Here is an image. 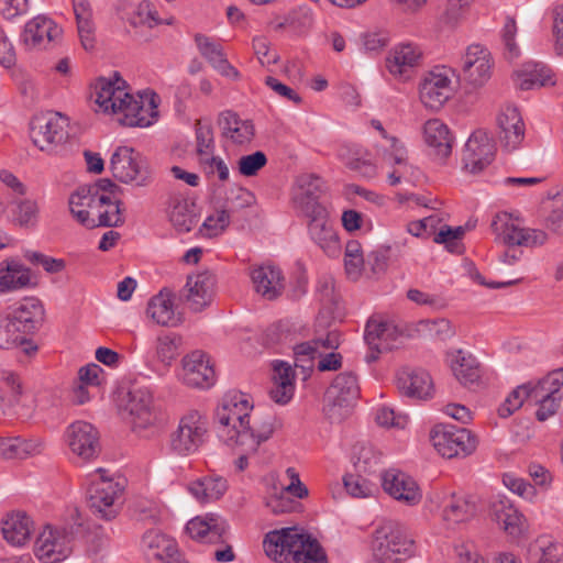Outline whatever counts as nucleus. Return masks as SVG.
<instances>
[{
	"mask_svg": "<svg viewBox=\"0 0 563 563\" xmlns=\"http://www.w3.org/2000/svg\"><path fill=\"white\" fill-rule=\"evenodd\" d=\"M214 423L221 441L246 453H256L275 432L274 418L255 413L252 397L241 391L224 395L216 410Z\"/></svg>",
	"mask_w": 563,
	"mask_h": 563,
	"instance_id": "obj_1",
	"label": "nucleus"
},
{
	"mask_svg": "<svg viewBox=\"0 0 563 563\" xmlns=\"http://www.w3.org/2000/svg\"><path fill=\"white\" fill-rule=\"evenodd\" d=\"M92 99L96 112L111 117L122 126L148 128L158 120L159 97L152 90L133 92L119 76L99 78Z\"/></svg>",
	"mask_w": 563,
	"mask_h": 563,
	"instance_id": "obj_2",
	"label": "nucleus"
},
{
	"mask_svg": "<svg viewBox=\"0 0 563 563\" xmlns=\"http://www.w3.org/2000/svg\"><path fill=\"white\" fill-rule=\"evenodd\" d=\"M319 184V177L300 178L295 202L309 218L308 231L311 240L327 256L338 257L341 254V241L327 209L317 201Z\"/></svg>",
	"mask_w": 563,
	"mask_h": 563,
	"instance_id": "obj_3",
	"label": "nucleus"
},
{
	"mask_svg": "<svg viewBox=\"0 0 563 563\" xmlns=\"http://www.w3.org/2000/svg\"><path fill=\"white\" fill-rule=\"evenodd\" d=\"M119 408L137 435L148 438L157 434L166 426L167 419L154 404L152 393L145 387H132L123 393Z\"/></svg>",
	"mask_w": 563,
	"mask_h": 563,
	"instance_id": "obj_4",
	"label": "nucleus"
},
{
	"mask_svg": "<svg viewBox=\"0 0 563 563\" xmlns=\"http://www.w3.org/2000/svg\"><path fill=\"white\" fill-rule=\"evenodd\" d=\"M457 77V70L448 65L424 70L417 85L420 104L431 112L441 111L455 95Z\"/></svg>",
	"mask_w": 563,
	"mask_h": 563,
	"instance_id": "obj_5",
	"label": "nucleus"
},
{
	"mask_svg": "<svg viewBox=\"0 0 563 563\" xmlns=\"http://www.w3.org/2000/svg\"><path fill=\"white\" fill-rule=\"evenodd\" d=\"M69 119L59 112L37 113L30 121V140L42 153L48 156L58 155L69 141Z\"/></svg>",
	"mask_w": 563,
	"mask_h": 563,
	"instance_id": "obj_6",
	"label": "nucleus"
},
{
	"mask_svg": "<svg viewBox=\"0 0 563 563\" xmlns=\"http://www.w3.org/2000/svg\"><path fill=\"white\" fill-rule=\"evenodd\" d=\"M109 170L117 181L133 188L148 187L154 180L147 157L129 145L115 147L109 161Z\"/></svg>",
	"mask_w": 563,
	"mask_h": 563,
	"instance_id": "obj_7",
	"label": "nucleus"
},
{
	"mask_svg": "<svg viewBox=\"0 0 563 563\" xmlns=\"http://www.w3.org/2000/svg\"><path fill=\"white\" fill-rule=\"evenodd\" d=\"M413 545L402 526L385 521L375 530L373 554L380 563H400L413 554Z\"/></svg>",
	"mask_w": 563,
	"mask_h": 563,
	"instance_id": "obj_8",
	"label": "nucleus"
},
{
	"mask_svg": "<svg viewBox=\"0 0 563 563\" xmlns=\"http://www.w3.org/2000/svg\"><path fill=\"white\" fill-rule=\"evenodd\" d=\"M495 240L507 246L538 247L548 241V233L523 227L520 219L508 212H498L492 221Z\"/></svg>",
	"mask_w": 563,
	"mask_h": 563,
	"instance_id": "obj_9",
	"label": "nucleus"
},
{
	"mask_svg": "<svg viewBox=\"0 0 563 563\" xmlns=\"http://www.w3.org/2000/svg\"><path fill=\"white\" fill-rule=\"evenodd\" d=\"M360 396L357 378L351 373L338 375L325 393L324 412L332 422L345 419Z\"/></svg>",
	"mask_w": 563,
	"mask_h": 563,
	"instance_id": "obj_10",
	"label": "nucleus"
},
{
	"mask_svg": "<svg viewBox=\"0 0 563 563\" xmlns=\"http://www.w3.org/2000/svg\"><path fill=\"white\" fill-rule=\"evenodd\" d=\"M429 438L437 452L448 459L461 453L468 455L477 445L476 438L471 431L445 423L433 426Z\"/></svg>",
	"mask_w": 563,
	"mask_h": 563,
	"instance_id": "obj_11",
	"label": "nucleus"
},
{
	"mask_svg": "<svg viewBox=\"0 0 563 563\" xmlns=\"http://www.w3.org/2000/svg\"><path fill=\"white\" fill-rule=\"evenodd\" d=\"M208 434V420L199 411H189L184 415L176 431L172 435V448L181 455L198 451Z\"/></svg>",
	"mask_w": 563,
	"mask_h": 563,
	"instance_id": "obj_12",
	"label": "nucleus"
},
{
	"mask_svg": "<svg viewBox=\"0 0 563 563\" xmlns=\"http://www.w3.org/2000/svg\"><path fill=\"white\" fill-rule=\"evenodd\" d=\"M494 58L489 49L481 44L468 45L460 58V71L465 82L478 89L492 78Z\"/></svg>",
	"mask_w": 563,
	"mask_h": 563,
	"instance_id": "obj_13",
	"label": "nucleus"
},
{
	"mask_svg": "<svg viewBox=\"0 0 563 563\" xmlns=\"http://www.w3.org/2000/svg\"><path fill=\"white\" fill-rule=\"evenodd\" d=\"M405 331L393 321L380 316L372 317L365 328V341L369 347L367 362H374L384 351H389L401 343Z\"/></svg>",
	"mask_w": 563,
	"mask_h": 563,
	"instance_id": "obj_14",
	"label": "nucleus"
},
{
	"mask_svg": "<svg viewBox=\"0 0 563 563\" xmlns=\"http://www.w3.org/2000/svg\"><path fill=\"white\" fill-rule=\"evenodd\" d=\"M563 385V369L554 372L549 376L533 382L531 399L536 400L538 409L537 420L543 422L553 417L562 402L560 388Z\"/></svg>",
	"mask_w": 563,
	"mask_h": 563,
	"instance_id": "obj_15",
	"label": "nucleus"
},
{
	"mask_svg": "<svg viewBox=\"0 0 563 563\" xmlns=\"http://www.w3.org/2000/svg\"><path fill=\"white\" fill-rule=\"evenodd\" d=\"M423 60L422 48L413 43L395 45L386 56V69L394 79L407 82Z\"/></svg>",
	"mask_w": 563,
	"mask_h": 563,
	"instance_id": "obj_16",
	"label": "nucleus"
},
{
	"mask_svg": "<svg viewBox=\"0 0 563 563\" xmlns=\"http://www.w3.org/2000/svg\"><path fill=\"white\" fill-rule=\"evenodd\" d=\"M179 380L188 387L206 389L216 380L210 358L201 351H194L181 358Z\"/></svg>",
	"mask_w": 563,
	"mask_h": 563,
	"instance_id": "obj_17",
	"label": "nucleus"
},
{
	"mask_svg": "<svg viewBox=\"0 0 563 563\" xmlns=\"http://www.w3.org/2000/svg\"><path fill=\"white\" fill-rule=\"evenodd\" d=\"M495 145L486 131L476 130L467 139L462 162L465 170L472 174L481 173L494 159Z\"/></svg>",
	"mask_w": 563,
	"mask_h": 563,
	"instance_id": "obj_18",
	"label": "nucleus"
},
{
	"mask_svg": "<svg viewBox=\"0 0 563 563\" xmlns=\"http://www.w3.org/2000/svg\"><path fill=\"white\" fill-rule=\"evenodd\" d=\"M34 553L43 563L63 562L71 553L68 536L46 525L36 538Z\"/></svg>",
	"mask_w": 563,
	"mask_h": 563,
	"instance_id": "obj_19",
	"label": "nucleus"
},
{
	"mask_svg": "<svg viewBox=\"0 0 563 563\" xmlns=\"http://www.w3.org/2000/svg\"><path fill=\"white\" fill-rule=\"evenodd\" d=\"M420 132L428 153L438 162H446L455 141L450 128L442 120L432 118L421 125Z\"/></svg>",
	"mask_w": 563,
	"mask_h": 563,
	"instance_id": "obj_20",
	"label": "nucleus"
},
{
	"mask_svg": "<svg viewBox=\"0 0 563 563\" xmlns=\"http://www.w3.org/2000/svg\"><path fill=\"white\" fill-rule=\"evenodd\" d=\"M65 439L69 450L84 461L93 460L99 454V432L89 422L78 420L70 423Z\"/></svg>",
	"mask_w": 563,
	"mask_h": 563,
	"instance_id": "obj_21",
	"label": "nucleus"
},
{
	"mask_svg": "<svg viewBox=\"0 0 563 563\" xmlns=\"http://www.w3.org/2000/svg\"><path fill=\"white\" fill-rule=\"evenodd\" d=\"M63 29L46 14H37L30 19L23 29L22 41L31 49H45L58 43Z\"/></svg>",
	"mask_w": 563,
	"mask_h": 563,
	"instance_id": "obj_22",
	"label": "nucleus"
},
{
	"mask_svg": "<svg viewBox=\"0 0 563 563\" xmlns=\"http://www.w3.org/2000/svg\"><path fill=\"white\" fill-rule=\"evenodd\" d=\"M399 393L416 400H429L435 394V386L430 373L419 367H402L396 376Z\"/></svg>",
	"mask_w": 563,
	"mask_h": 563,
	"instance_id": "obj_23",
	"label": "nucleus"
},
{
	"mask_svg": "<svg viewBox=\"0 0 563 563\" xmlns=\"http://www.w3.org/2000/svg\"><path fill=\"white\" fill-rule=\"evenodd\" d=\"M229 530L225 520L216 514L197 516L186 525V531L196 541L203 543H223Z\"/></svg>",
	"mask_w": 563,
	"mask_h": 563,
	"instance_id": "obj_24",
	"label": "nucleus"
},
{
	"mask_svg": "<svg viewBox=\"0 0 563 563\" xmlns=\"http://www.w3.org/2000/svg\"><path fill=\"white\" fill-rule=\"evenodd\" d=\"M515 86L520 90H532L543 87H554V71L544 63L527 62L512 74Z\"/></svg>",
	"mask_w": 563,
	"mask_h": 563,
	"instance_id": "obj_25",
	"label": "nucleus"
},
{
	"mask_svg": "<svg viewBox=\"0 0 563 563\" xmlns=\"http://www.w3.org/2000/svg\"><path fill=\"white\" fill-rule=\"evenodd\" d=\"M340 345V335L336 331H330L324 338H316L311 342L297 344L294 347L295 366L302 369L303 378H307L313 367L316 355L322 354L325 350H334Z\"/></svg>",
	"mask_w": 563,
	"mask_h": 563,
	"instance_id": "obj_26",
	"label": "nucleus"
},
{
	"mask_svg": "<svg viewBox=\"0 0 563 563\" xmlns=\"http://www.w3.org/2000/svg\"><path fill=\"white\" fill-rule=\"evenodd\" d=\"M69 211L82 225L96 227L95 213L99 207H104V195L92 194L90 189L79 188L68 200Z\"/></svg>",
	"mask_w": 563,
	"mask_h": 563,
	"instance_id": "obj_27",
	"label": "nucleus"
},
{
	"mask_svg": "<svg viewBox=\"0 0 563 563\" xmlns=\"http://www.w3.org/2000/svg\"><path fill=\"white\" fill-rule=\"evenodd\" d=\"M146 316L162 327H177L183 320L175 303V295L167 289L161 290L150 299Z\"/></svg>",
	"mask_w": 563,
	"mask_h": 563,
	"instance_id": "obj_28",
	"label": "nucleus"
},
{
	"mask_svg": "<svg viewBox=\"0 0 563 563\" xmlns=\"http://www.w3.org/2000/svg\"><path fill=\"white\" fill-rule=\"evenodd\" d=\"M214 286L216 279L208 272L188 276L185 298L189 308L194 311H201L208 307L214 296Z\"/></svg>",
	"mask_w": 563,
	"mask_h": 563,
	"instance_id": "obj_29",
	"label": "nucleus"
},
{
	"mask_svg": "<svg viewBox=\"0 0 563 563\" xmlns=\"http://www.w3.org/2000/svg\"><path fill=\"white\" fill-rule=\"evenodd\" d=\"M490 517L512 538H519L523 530V517L505 495H495L489 501Z\"/></svg>",
	"mask_w": 563,
	"mask_h": 563,
	"instance_id": "obj_30",
	"label": "nucleus"
},
{
	"mask_svg": "<svg viewBox=\"0 0 563 563\" xmlns=\"http://www.w3.org/2000/svg\"><path fill=\"white\" fill-rule=\"evenodd\" d=\"M498 136L507 150L517 148L525 137V124L516 107L503 108L497 117Z\"/></svg>",
	"mask_w": 563,
	"mask_h": 563,
	"instance_id": "obj_31",
	"label": "nucleus"
},
{
	"mask_svg": "<svg viewBox=\"0 0 563 563\" xmlns=\"http://www.w3.org/2000/svg\"><path fill=\"white\" fill-rule=\"evenodd\" d=\"M272 380L271 398L280 405H285L294 396L296 374L292 366L285 361L276 360L272 363Z\"/></svg>",
	"mask_w": 563,
	"mask_h": 563,
	"instance_id": "obj_32",
	"label": "nucleus"
},
{
	"mask_svg": "<svg viewBox=\"0 0 563 563\" xmlns=\"http://www.w3.org/2000/svg\"><path fill=\"white\" fill-rule=\"evenodd\" d=\"M250 277L254 290L266 299L278 297L284 289V278L279 268L262 265L251 268Z\"/></svg>",
	"mask_w": 563,
	"mask_h": 563,
	"instance_id": "obj_33",
	"label": "nucleus"
},
{
	"mask_svg": "<svg viewBox=\"0 0 563 563\" xmlns=\"http://www.w3.org/2000/svg\"><path fill=\"white\" fill-rule=\"evenodd\" d=\"M82 488L87 493H122L130 489V486L121 473L98 468L85 477Z\"/></svg>",
	"mask_w": 563,
	"mask_h": 563,
	"instance_id": "obj_34",
	"label": "nucleus"
},
{
	"mask_svg": "<svg viewBox=\"0 0 563 563\" xmlns=\"http://www.w3.org/2000/svg\"><path fill=\"white\" fill-rule=\"evenodd\" d=\"M35 285L29 267L16 260L0 263V294L15 291Z\"/></svg>",
	"mask_w": 563,
	"mask_h": 563,
	"instance_id": "obj_35",
	"label": "nucleus"
},
{
	"mask_svg": "<svg viewBox=\"0 0 563 563\" xmlns=\"http://www.w3.org/2000/svg\"><path fill=\"white\" fill-rule=\"evenodd\" d=\"M128 22L134 27L153 29L159 25L174 26L177 19L174 15L162 18L155 5L148 0H141L130 7L126 13Z\"/></svg>",
	"mask_w": 563,
	"mask_h": 563,
	"instance_id": "obj_36",
	"label": "nucleus"
},
{
	"mask_svg": "<svg viewBox=\"0 0 563 563\" xmlns=\"http://www.w3.org/2000/svg\"><path fill=\"white\" fill-rule=\"evenodd\" d=\"M449 362L454 377L463 386H473L479 382L481 364L473 354L454 350L449 354Z\"/></svg>",
	"mask_w": 563,
	"mask_h": 563,
	"instance_id": "obj_37",
	"label": "nucleus"
},
{
	"mask_svg": "<svg viewBox=\"0 0 563 563\" xmlns=\"http://www.w3.org/2000/svg\"><path fill=\"white\" fill-rule=\"evenodd\" d=\"M442 517L446 522L457 523L472 518L477 510L478 495H445Z\"/></svg>",
	"mask_w": 563,
	"mask_h": 563,
	"instance_id": "obj_38",
	"label": "nucleus"
},
{
	"mask_svg": "<svg viewBox=\"0 0 563 563\" xmlns=\"http://www.w3.org/2000/svg\"><path fill=\"white\" fill-rule=\"evenodd\" d=\"M220 126L222 129L223 136L239 145L250 143L255 135V129L252 121L242 119L231 111H225L221 114Z\"/></svg>",
	"mask_w": 563,
	"mask_h": 563,
	"instance_id": "obj_39",
	"label": "nucleus"
},
{
	"mask_svg": "<svg viewBox=\"0 0 563 563\" xmlns=\"http://www.w3.org/2000/svg\"><path fill=\"white\" fill-rule=\"evenodd\" d=\"M339 158L353 170L362 173L366 177L376 175V166L371 153L358 144H343L338 152Z\"/></svg>",
	"mask_w": 563,
	"mask_h": 563,
	"instance_id": "obj_40",
	"label": "nucleus"
},
{
	"mask_svg": "<svg viewBox=\"0 0 563 563\" xmlns=\"http://www.w3.org/2000/svg\"><path fill=\"white\" fill-rule=\"evenodd\" d=\"M33 529V521L25 512H12L2 521L3 538L11 544H25Z\"/></svg>",
	"mask_w": 563,
	"mask_h": 563,
	"instance_id": "obj_41",
	"label": "nucleus"
},
{
	"mask_svg": "<svg viewBox=\"0 0 563 563\" xmlns=\"http://www.w3.org/2000/svg\"><path fill=\"white\" fill-rule=\"evenodd\" d=\"M292 527L273 530L263 540L265 554L277 563H290V536Z\"/></svg>",
	"mask_w": 563,
	"mask_h": 563,
	"instance_id": "obj_42",
	"label": "nucleus"
},
{
	"mask_svg": "<svg viewBox=\"0 0 563 563\" xmlns=\"http://www.w3.org/2000/svg\"><path fill=\"white\" fill-rule=\"evenodd\" d=\"M407 332L410 336L417 335L444 341L455 334V329L448 319H424L410 325Z\"/></svg>",
	"mask_w": 563,
	"mask_h": 563,
	"instance_id": "obj_43",
	"label": "nucleus"
},
{
	"mask_svg": "<svg viewBox=\"0 0 563 563\" xmlns=\"http://www.w3.org/2000/svg\"><path fill=\"white\" fill-rule=\"evenodd\" d=\"M4 459L25 460L40 455L45 450V442L41 438H4Z\"/></svg>",
	"mask_w": 563,
	"mask_h": 563,
	"instance_id": "obj_44",
	"label": "nucleus"
},
{
	"mask_svg": "<svg viewBox=\"0 0 563 563\" xmlns=\"http://www.w3.org/2000/svg\"><path fill=\"white\" fill-rule=\"evenodd\" d=\"M379 483L384 493H416L420 489L419 484L410 474L396 467L382 471Z\"/></svg>",
	"mask_w": 563,
	"mask_h": 563,
	"instance_id": "obj_45",
	"label": "nucleus"
},
{
	"mask_svg": "<svg viewBox=\"0 0 563 563\" xmlns=\"http://www.w3.org/2000/svg\"><path fill=\"white\" fill-rule=\"evenodd\" d=\"M123 504L122 495H88L86 498V505L90 512L96 518L106 521L114 519Z\"/></svg>",
	"mask_w": 563,
	"mask_h": 563,
	"instance_id": "obj_46",
	"label": "nucleus"
},
{
	"mask_svg": "<svg viewBox=\"0 0 563 563\" xmlns=\"http://www.w3.org/2000/svg\"><path fill=\"white\" fill-rule=\"evenodd\" d=\"M19 327L31 333L42 322L44 317L43 303L36 298H26L11 312Z\"/></svg>",
	"mask_w": 563,
	"mask_h": 563,
	"instance_id": "obj_47",
	"label": "nucleus"
},
{
	"mask_svg": "<svg viewBox=\"0 0 563 563\" xmlns=\"http://www.w3.org/2000/svg\"><path fill=\"white\" fill-rule=\"evenodd\" d=\"M142 544L148 558H154L159 561L170 556V553H175L177 547L174 539L157 530L146 531L143 534Z\"/></svg>",
	"mask_w": 563,
	"mask_h": 563,
	"instance_id": "obj_48",
	"label": "nucleus"
},
{
	"mask_svg": "<svg viewBox=\"0 0 563 563\" xmlns=\"http://www.w3.org/2000/svg\"><path fill=\"white\" fill-rule=\"evenodd\" d=\"M183 344L181 336L175 333H162L155 341V357L165 366L178 357Z\"/></svg>",
	"mask_w": 563,
	"mask_h": 563,
	"instance_id": "obj_49",
	"label": "nucleus"
},
{
	"mask_svg": "<svg viewBox=\"0 0 563 563\" xmlns=\"http://www.w3.org/2000/svg\"><path fill=\"white\" fill-rule=\"evenodd\" d=\"M26 331L19 327L11 313L0 317V347L13 349L18 345L30 344L26 341Z\"/></svg>",
	"mask_w": 563,
	"mask_h": 563,
	"instance_id": "obj_50",
	"label": "nucleus"
},
{
	"mask_svg": "<svg viewBox=\"0 0 563 563\" xmlns=\"http://www.w3.org/2000/svg\"><path fill=\"white\" fill-rule=\"evenodd\" d=\"M62 531L73 538H85L91 529L90 521L84 517L76 506H70L65 509L62 516Z\"/></svg>",
	"mask_w": 563,
	"mask_h": 563,
	"instance_id": "obj_51",
	"label": "nucleus"
},
{
	"mask_svg": "<svg viewBox=\"0 0 563 563\" xmlns=\"http://www.w3.org/2000/svg\"><path fill=\"white\" fill-rule=\"evenodd\" d=\"M533 393V382H528L514 388L498 407V416L508 418L519 410L523 404L531 399Z\"/></svg>",
	"mask_w": 563,
	"mask_h": 563,
	"instance_id": "obj_52",
	"label": "nucleus"
},
{
	"mask_svg": "<svg viewBox=\"0 0 563 563\" xmlns=\"http://www.w3.org/2000/svg\"><path fill=\"white\" fill-rule=\"evenodd\" d=\"M169 221L178 232H189L198 222L194 206L186 200L176 201L169 212Z\"/></svg>",
	"mask_w": 563,
	"mask_h": 563,
	"instance_id": "obj_53",
	"label": "nucleus"
},
{
	"mask_svg": "<svg viewBox=\"0 0 563 563\" xmlns=\"http://www.w3.org/2000/svg\"><path fill=\"white\" fill-rule=\"evenodd\" d=\"M306 495H265L264 505L273 515L300 512L303 506L300 501Z\"/></svg>",
	"mask_w": 563,
	"mask_h": 563,
	"instance_id": "obj_54",
	"label": "nucleus"
},
{
	"mask_svg": "<svg viewBox=\"0 0 563 563\" xmlns=\"http://www.w3.org/2000/svg\"><path fill=\"white\" fill-rule=\"evenodd\" d=\"M519 26L517 20L507 15L499 31V36L504 46L505 55L508 59L517 58L520 55V45L518 41Z\"/></svg>",
	"mask_w": 563,
	"mask_h": 563,
	"instance_id": "obj_55",
	"label": "nucleus"
},
{
	"mask_svg": "<svg viewBox=\"0 0 563 563\" xmlns=\"http://www.w3.org/2000/svg\"><path fill=\"white\" fill-rule=\"evenodd\" d=\"M376 147L384 161H393L397 165L406 164V146L396 135L388 134L385 139H382Z\"/></svg>",
	"mask_w": 563,
	"mask_h": 563,
	"instance_id": "obj_56",
	"label": "nucleus"
},
{
	"mask_svg": "<svg viewBox=\"0 0 563 563\" xmlns=\"http://www.w3.org/2000/svg\"><path fill=\"white\" fill-rule=\"evenodd\" d=\"M40 206L36 200H20L14 210L12 221L21 228H34L38 221Z\"/></svg>",
	"mask_w": 563,
	"mask_h": 563,
	"instance_id": "obj_57",
	"label": "nucleus"
},
{
	"mask_svg": "<svg viewBox=\"0 0 563 563\" xmlns=\"http://www.w3.org/2000/svg\"><path fill=\"white\" fill-rule=\"evenodd\" d=\"M344 266L351 279H358L364 271L363 249L358 241L351 240L346 243Z\"/></svg>",
	"mask_w": 563,
	"mask_h": 563,
	"instance_id": "obj_58",
	"label": "nucleus"
},
{
	"mask_svg": "<svg viewBox=\"0 0 563 563\" xmlns=\"http://www.w3.org/2000/svg\"><path fill=\"white\" fill-rule=\"evenodd\" d=\"M99 211H96V227H117L123 223L122 211L119 201H112L108 196L104 195V207H99Z\"/></svg>",
	"mask_w": 563,
	"mask_h": 563,
	"instance_id": "obj_59",
	"label": "nucleus"
},
{
	"mask_svg": "<svg viewBox=\"0 0 563 563\" xmlns=\"http://www.w3.org/2000/svg\"><path fill=\"white\" fill-rule=\"evenodd\" d=\"M229 488L227 478L219 474L203 475L189 485L190 493H224Z\"/></svg>",
	"mask_w": 563,
	"mask_h": 563,
	"instance_id": "obj_60",
	"label": "nucleus"
},
{
	"mask_svg": "<svg viewBox=\"0 0 563 563\" xmlns=\"http://www.w3.org/2000/svg\"><path fill=\"white\" fill-rule=\"evenodd\" d=\"M465 231V228L461 225L455 228L444 225L434 236V242L444 244L451 253H462L463 246L461 241Z\"/></svg>",
	"mask_w": 563,
	"mask_h": 563,
	"instance_id": "obj_61",
	"label": "nucleus"
},
{
	"mask_svg": "<svg viewBox=\"0 0 563 563\" xmlns=\"http://www.w3.org/2000/svg\"><path fill=\"white\" fill-rule=\"evenodd\" d=\"M382 454L371 444L357 443L353 446L352 460L354 465L363 471L374 467L380 459Z\"/></svg>",
	"mask_w": 563,
	"mask_h": 563,
	"instance_id": "obj_62",
	"label": "nucleus"
},
{
	"mask_svg": "<svg viewBox=\"0 0 563 563\" xmlns=\"http://www.w3.org/2000/svg\"><path fill=\"white\" fill-rule=\"evenodd\" d=\"M230 223V214L227 210H216L203 221L200 233L207 238H214L222 234Z\"/></svg>",
	"mask_w": 563,
	"mask_h": 563,
	"instance_id": "obj_63",
	"label": "nucleus"
},
{
	"mask_svg": "<svg viewBox=\"0 0 563 563\" xmlns=\"http://www.w3.org/2000/svg\"><path fill=\"white\" fill-rule=\"evenodd\" d=\"M268 478L272 482V489L285 493H308V487L300 481L298 473L294 468H287L283 478L278 479L274 474Z\"/></svg>",
	"mask_w": 563,
	"mask_h": 563,
	"instance_id": "obj_64",
	"label": "nucleus"
}]
</instances>
